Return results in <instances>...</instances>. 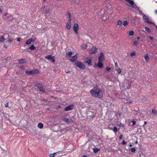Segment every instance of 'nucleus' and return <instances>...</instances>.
I'll list each match as a JSON object with an SVG mask.
<instances>
[{
	"label": "nucleus",
	"mask_w": 157,
	"mask_h": 157,
	"mask_svg": "<svg viewBox=\"0 0 157 157\" xmlns=\"http://www.w3.org/2000/svg\"><path fill=\"white\" fill-rule=\"evenodd\" d=\"M90 94L93 97L99 98H102L103 96V93L101 90L98 89H92L90 91Z\"/></svg>",
	"instance_id": "obj_1"
},
{
	"label": "nucleus",
	"mask_w": 157,
	"mask_h": 157,
	"mask_svg": "<svg viewBox=\"0 0 157 157\" xmlns=\"http://www.w3.org/2000/svg\"><path fill=\"white\" fill-rule=\"evenodd\" d=\"M75 65L77 67H78L80 69H84L86 67L85 65L79 61L75 62Z\"/></svg>",
	"instance_id": "obj_2"
},
{
	"label": "nucleus",
	"mask_w": 157,
	"mask_h": 157,
	"mask_svg": "<svg viewBox=\"0 0 157 157\" xmlns=\"http://www.w3.org/2000/svg\"><path fill=\"white\" fill-rule=\"evenodd\" d=\"M143 20L145 22H146L150 24H154V23L151 21H149V20L148 19V17L145 15H144L143 16Z\"/></svg>",
	"instance_id": "obj_3"
},
{
	"label": "nucleus",
	"mask_w": 157,
	"mask_h": 157,
	"mask_svg": "<svg viewBox=\"0 0 157 157\" xmlns=\"http://www.w3.org/2000/svg\"><path fill=\"white\" fill-rule=\"evenodd\" d=\"M45 58L47 59H51L52 62L54 63L55 61V60L54 59V56H52L51 55H49L48 56L45 57Z\"/></svg>",
	"instance_id": "obj_4"
},
{
	"label": "nucleus",
	"mask_w": 157,
	"mask_h": 157,
	"mask_svg": "<svg viewBox=\"0 0 157 157\" xmlns=\"http://www.w3.org/2000/svg\"><path fill=\"white\" fill-rule=\"evenodd\" d=\"M127 2H129V5H128L129 6H131L132 8L134 9L135 7L133 6L134 4V2L133 0H125Z\"/></svg>",
	"instance_id": "obj_5"
},
{
	"label": "nucleus",
	"mask_w": 157,
	"mask_h": 157,
	"mask_svg": "<svg viewBox=\"0 0 157 157\" xmlns=\"http://www.w3.org/2000/svg\"><path fill=\"white\" fill-rule=\"evenodd\" d=\"M73 29L75 33H76L77 34H78V33L77 31L78 29V25L77 23H75L74 24L73 28Z\"/></svg>",
	"instance_id": "obj_6"
},
{
	"label": "nucleus",
	"mask_w": 157,
	"mask_h": 157,
	"mask_svg": "<svg viewBox=\"0 0 157 157\" xmlns=\"http://www.w3.org/2000/svg\"><path fill=\"white\" fill-rule=\"evenodd\" d=\"M98 49L95 46H94L91 48V53L92 54H95L98 52Z\"/></svg>",
	"instance_id": "obj_7"
},
{
	"label": "nucleus",
	"mask_w": 157,
	"mask_h": 157,
	"mask_svg": "<svg viewBox=\"0 0 157 157\" xmlns=\"http://www.w3.org/2000/svg\"><path fill=\"white\" fill-rule=\"evenodd\" d=\"M104 59V56L103 53L101 52L100 54L98 57V61H99L102 62Z\"/></svg>",
	"instance_id": "obj_8"
},
{
	"label": "nucleus",
	"mask_w": 157,
	"mask_h": 157,
	"mask_svg": "<svg viewBox=\"0 0 157 157\" xmlns=\"http://www.w3.org/2000/svg\"><path fill=\"white\" fill-rule=\"evenodd\" d=\"M77 54H76L75 55L73 56L69 57V60L71 61H74L77 59Z\"/></svg>",
	"instance_id": "obj_9"
},
{
	"label": "nucleus",
	"mask_w": 157,
	"mask_h": 157,
	"mask_svg": "<svg viewBox=\"0 0 157 157\" xmlns=\"http://www.w3.org/2000/svg\"><path fill=\"white\" fill-rule=\"evenodd\" d=\"M92 59L91 57H89L87 58V60L86 61V63L90 65H91L92 63Z\"/></svg>",
	"instance_id": "obj_10"
},
{
	"label": "nucleus",
	"mask_w": 157,
	"mask_h": 157,
	"mask_svg": "<svg viewBox=\"0 0 157 157\" xmlns=\"http://www.w3.org/2000/svg\"><path fill=\"white\" fill-rule=\"evenodd\" d=\"M145 61L146 62H148L150 60V57L147 54H145L144 56Z\"/></svg>",
	"instance_id": "obj_11"
},
{
	"label": "nucleus",
	"mask_w": 157,
	"mask_h": 157,
	"mask_svg": "<svg viewBox=\"0 0 157 157\" xmlns=\"http://www.w3.org/2000/svg\"><path fill=\"white\" fill-rule=\"evenodd\" d=\"M102 62L98 61V67L100 68H101L103 66V63H102Z\"/></svg>",
	"instance_id": "obj_12"
},
{
	"label": "nucleus",
	"mask_w": 157,
	"mask_h": 157,
	"mask_svg": "<svg viewBox=\"0 0 157 157\" xmlns=\"http://www.w3.org/2000/svg\"><path fill=\"white\" fill-rule=\"evenodd\" d=\"M87 46V44H82L81 45V47L82 49H86Z\"/></svg>",
	"instance_id": "obj_13"
},
{
	"label": "nucleus",
	"mask_w": 157,
	"mask_h": 157,
	"mask_svg": "<svg viewBox=\"0 0 157 157\" xmlns=\"http://www.w3.org/2000/svg\"><path fill=\"white\" fill-rule=\"evenodd\" d=\"M151 113L153 114H157V110H156L155 109H154V108H153L152 109Z\"/></svg>",
	"instance_id": "obj_14"
},
{
	"label": "nucleus",
	"mask_w": 157,
	"mask_h": 157,
	"mask_svg": "<svg viewBox=\"0 0 157 157\" xmlns=\"http://www.w3.org/2000/svg\"><path fill=\"white\" fill-rule=\"evenodd\" d=\"M18 62L20 64H23L26 63V61L24 59H21L18 61Z\"/></svg>",
	"instance_id": "obj_15"
},
{
	"label": "nucleus",
	"mask_w": 157,
	"mask_h": 157,
	"mask_svg": "<svg viewBox=\"0 0 157 157\" xmlns=\"http://www.w3.org/2000/svg\"><path fill=\"white\" fill-rule=\"evenodd\" d=\"M38 127L40 129L42 128L43 127V124L41 123H39L38 124Z\"/></svg>",
	"instance_id": "obj_16"
},
{
	"label": "nucleus",
	"mask_w": 157,
	"mask_h": 157,
	"mask_svg": "<svg viewBox=\"0 0 157 157\" xmlns=\"http://www.w3.org/2000/svg\"><path fill=\"white\" fill-rule=\"evenodd\" d=\"M5 38L4 36H2L0 37V42H3L5 40Z\"/></svg>",
	"instance_id": "obj_17"
},
{
	"label": "nucleus",
	"mask_w": 157,
	"mask_h": 157,
	"mask_svg": "<svg viewBox=\"0 0 157 157\" xmlns=\"http://www.w3.org/2000/svg\"><path fill=\"white\" fill-rule=\"evenodd\" d=\"M25 73L27 74H31L34 73V71H25Z\"/></svg>",
	"instance_id": "obj_18"
},
{
	"label": "nucleus",
	"mask_w": 157,
	"mask_h": 157,
	"mask_svg": "<svg viewBox=\"0 0 157 157\" xmlns=\"http://www.w3.org/2000/svg\"><path fill=\"white\" fill-rule=\"evenodd\" d=\"M93 151L95 153H97L98 151L100 150L97 147H95L93 149Z\"/></svg>",
	"instance_id": "obj_19"
},
{
	"label": "nucleus",
	"mask_w": 157,
	"mask_h": 157,
	"mask_svg": "<svg viewBox=\"0 0 157 157\" xmlns=\"http://www.w3.org/2000/svg\"><path fill=\"white\" fill-rule=\"evenodd\" d=\"M116 70L117 71V72L119 74H120L121 72V70L120 68H116Z\"/></svg>",
	"instance_id": "obj_20"
},
{
	"label": "nucleus",
	"mask_w": 157,
	"mask_h": 157,
	"mask_svg": "<svg viewBox=\"0 0 157 157\" xmlns=\"http://www.w3.org/2000/svg\"><path fill=\"white\" fill-rule=\"evenodd\" d=\"M32 42V40H31V39L28 40L26 42H25V44H29L31 43Z\"/></svg>",
	"instance_id": "obj_21"
},
{
	"label": "nucleus",
	"mask_w": 157,
	"mask_h": 157,
	"mask_svg": "<svg viewBox=\"0 0 157 157\" xmlns=\"http://www.w3.org/2000/svg\"><path fill=\"white\" fill-rule=\"evenodd\" d=\"M145 29L146 31L148 33H150L151 32V29L147 27H145Z\"/></svg>",
	"instance_id": "obj_22"
},
{
	"label": "nucleus",
	"mask_w": 157,
	"mask_h": 157,
	"mask_svg": "<svg viewBox=\"0 0 157 157\" xmlns=\"http://www.w3.org/2000/svg\"><path fill=\"white\" fill-rule=\"evenodd\" d=\"M122 24V21L120 20H119L117 22V25H119V26L118 27L119 28L120 27V26Z\"/></svg>",
	"instance_id": "obj_23"
},
{
	"label": "nucleus",
	"mask_w": 157,
	"mask_h": 157,
	"mask_svg": "<svg viewBox=\"0 0 157 157\" xmlns=\"http://www.w3.org/2000/svg\"><path fill=\"white\" fill-rule=\"evenodd\" d=\"M74 107V105L72 104L69 105V110H71Z\"/></svg>",
	"instance_id": "obj_24"
},
{
	"label": "nucleus",
	"mask_w": 157,
	"mask_h": 157,
	"mask_svg": "<svg viewBox=\"0 0 157 157\" xmlns=\"http://www.w3.org/2000/svg\"><path fill=\"white\" fill-rule=\"evenodd\" d=\"M113 130L115 133H116L117 131L118 130L117 128L116 127H114L113 129Z\"/></svg>",
	"instance_id": "obj_25"
},
{
	"label": "nucleus",
	"mask_w": 157,
	"mask_h": 157,
	"mask_svg": "<svg viewBox=\"0 0 157 157\" xmlns=\"http://www.w3.org/2000/svg\"><path fill=\"white\" fill-rule=\"evenodd\" d=\"M35 48H36L33 45L30 47L29 49H30L31 50H32L35 49Z\"/></svg>",
	"instance_id": "obj_26"
},
{
	"label": "nucleus",
	"mask_w": 157,
	"mask_h": 157,
	"mask_svg": "<svg viewBox=\"0 0 157 157\" xmlns=\"http://www.w3.org/2000/svg\"><path fill=\"white\" fill-rule=\"evenodd\" d=\"M128 24V22L126 21H124L123 23V25L124 26H126Z\"/></svg>",
	"instance_id": "obj_27"
},
{
	"label": "nucleus",
	"mask_w": 157,
	"mask_h": 157,
	"mask_svg": "<svg viewBox=\"0 0 157 157\" xmlns=\"http://www.w3.org/2000/svg\"><path fill=\"white\" fill-rule=\"evenodd\" d=\"M13 39L11 38H10L8 39V41L10 43H11L13 41Z\"/></svg>",
	"instance_id": "obj_28"
},
{
	"label": "nucleus",
	"mask_w": 157,
	"mask_h": 157,
	"mask_svg": "<svg viewBox=\"0 0 157 157\" xmlns=\"http://www.w3.org/2000/svg\"><path fill=\"white\" fill-rule=\"evenodd\" d=\"M132 123V124L131 125L132 126L134 125L136 123V121H135L133 120L131 122H130V123Z\"/></svg>",
	"instance_id": "obj_29"
},
{
	"label": "nucleus",
	"mask_w": 157,
	"mask_h": 157,
	"mask_svg": "<svg viewBox=\"0 0 157 157\" xmlns=\"http://www.w3.org/2000/svg\"><path fill=\"white\" fill-rule=\"evenodd\" d=\"M129 35L130 36H132L134 34V32L132 31H130L129 32Z\"/></svg>",
	"instance_id": "obj_30"
},
{
	"label": "nucleus",
	"mask_w": 157,
	"mask_h": 157,
	"mask_svg": "<svg viewBox=\"0 0 157 157\" xmlns=\"http://www.w3.org/2000/svg\"><path fill=\"white\" fill-rule=\"evenodd\" d=\"M56 154V153H53L50 154L49 155L50 157H54Z\"/></svg>",
	"instance_id": "obj_31"
},
{
	"label": "nucleus",
	"mask_w": 157,
	"mask_h": 157,
	"mask_svg": "<svg viewBox=\"0 0 157 157\" xmlns=\"http://www.w3.org/2000/svg\"><path fill=\"white\" fill-rule=\"evenodd\" d=\"M136 151V150L135 148H132L131 149V151L132 152H135Z\"/></svg>",
	"instance_id": "obj_32"
},
{
	"label": "nucleus",
	"mask_w": 157,
	"mask_h": 157,
	"mask_svg": "<svg viewBox=\"0 0 157 157\" xmlns=\"http://www.w3.org/2000/svg\"><path fill=\"white\" fill-rule=\"evenodd\" d=\"M135 55V53L134 52H132L130 53V56H134Z\"/></svg>",
	"instance_id": "obj_33"
},
{
	"label": "nucleus",
	"mask_w": 157,
	"mask_h": 157,
	"mask_svg": "<svg viewBox=\"0 0 157 157\" xmlns=\"http://www.w3.org/2000/svg\"><path fill=\"white\" fill-rule=\"evenodd\" d=\"M118 125L121 127H124V124H122L121 123H120Z\"/></svg>",
	"instance_id": "obj_34"
},
{
	"label": "nucleus",
	"mask_w": 157,
	"mask_h": 157,
	"mask_svg": "<svg viewBox=\"0 0 157 157\" xmlns=\"http://www.w3.org/2000/svg\"><path fill=\"white\" fill-rule=\"evenodd\" d=\"M110 68L109 67H106L105 68V70L107 71H109V70H110Z\"/></svg>",
	"instance_id": "obj_35"
},
{
	"label": "nucleus",
	"mask_w": 157,
	"mask_h": 157,
	"mask_svg": "<svg viewBox=\"0 0 157 157\" xmlns=\"http://www.w3.org/2000/svg\"><path fill=\"white\" fill-rule=\"evenodd\" d=\"M37 86L39 89V88H41L42 85L41 84H38L37 85Z\"/></svg>",
	"instance_id": "obj_36"
},
{
	"label": "nucleus",
	"mask_w": 157,
	"mask_h": 157,
	"mask_svg": "<svg viewBox=\"0 0 157 157\" xmlns=\"http://www.w3.org/2000/svg\"><path fill=\"white\" fill-rule=\"evenodd\" d=\"M68 120V119L67 118H63V120L65 122L67 121Z\"/></svg>",
	"instance_id": "obj_37"
},
{
	"label": "nucleus",
	"mask_w": 157,
	"mask_h": 157,
	"mask_svg": "<svg viewBox=\"0 0 157 157\" xmlns=\"http://www.w3.org/2000/svg\"><path fill=\"white\" fill-rule=\"evenodd\" d=\"M39 89L40 90V91L43 92L44 91V89L42 86H41V88H39Z\"/></svg>",
	"instance_id": "obj_38"
},
{
	"label": "nucleus",
	"mask_w": 157,
	"mask_h": 157,
	"mask_svg": "<svg viewBox=\"0 0 157 157\" xmlns=\"http://www.w3.org/2000/svg\"><path fill=\"white\" fill-rule=\"evenodd\" d=\"M64 110L65 111H68L69 110V106H67V107L64 109Z\"/></svg>",
	"instance_id": "obj_39"
},
{
	"label": "nucleus",
	"mask_w": 157,
	"mask_h": 157,
	"mask_svg": "<svg viewBox=\"0 0 157 157\" xmlns=\"http://www.w3.org/2000/svg\"><path fill=\"white\" fill-rule=\"evenodd\" d=\"M31 40H32V42H33L35 41L36 40V38H34L33 39H31Z\"/></svg>",
	"instance_id": "obj_40"
},
{
	"label": "nucleus",
	"mask_w": 157,
	"mask_h": 157,
	"mask_svg": "<svg viewBox=\"0 0 157 157\" xmlns=\"http://www.w3.org/2000/svg\"><path fill=\"white\" fill-rule=\"evenodd\" d=\"M22 39L21 38H18L17 39V40L18 41L20 42Z\"/></svg>",
	"instance_id": "obj_41"
},
{
	"label": "nucleus",
	"mask_w": 157,
	"mask_h": 157,
	"mask_svg": "<svg viewBox=\"0 0 157 157\" xmlns=\"http://www.w3.org/2000/svg\"><path fill=\"white\" fill-rule=\"evenodd\" d=\"M122 136H123V135H121L119 137V139L120 140H121V139H122Z\"/></svg>",
	"instance_id": "obj_42"
},
{
	"label": "nucleus",
	"mask_w": 157,
	"mask_h": 157,
	"mask_svg": "<svg viewBox=\"0 0 157 157\" xmlns=\"http://www.w3.org/2000/svg\"><path fill=\"white\" fill-rule=\"evenodd\" d=\"M133 44H134V45L135 46H136L137 44V43L136 41H134L133 42Z\"/></svg>",
	"instance_id": "obj_43"
},
{
	"label": "nucleus",
	"mask_w": 157,
	"mask_h": 157,
	"mask_svg": "<svg viewBox=\"0 0 157 157\" xmlns=\"http://www.w3.org/2000/svg\"><path fill=\"white\" fill-rule=\"evenodd\" d=\"M126 143V142H125L124 140H123L122 142V144L123 145H124Z\"/></svg>",
	"instance_id": "obj_44"
},
{
	"label": "nucleus",
	"mask_w": 157,
	"mask_h": 157,
	"mask_svg": "<svg viewBox=\"0 0 157 157\" xmlns=\"http://www.w3.org/2000/svg\"><path fill=\"white\" fill-rule=\"evenodd\" d=\"M149 38L151 40H153V37L151 36H149Z\"/></svg>",
	"instance_id": "obj_45"
},
{
	"label": "nucleus",
	"mask_w": 157,
	"mask_h": 157,
	"mask_svg": "<svg viewBox=\"0 0 157 157\" xmlns=\"http://www.w3.org/2000/svg\"><path fill=\"white\" fill-rule=\"evenodd\" d=\"M115 67L116 68V67H117V66H118V64H117V62H116L115 63Z\"/></svg>",
	"instance_id": "obj_46"
},
{
	"label": "nucleus",
	"mask_w": 157,
	"mask_h": 157,
	"mask_svg": "<svg viewBox=\"0 0 157 157\" xmlns=\"http://www.w3.org/2000/svg\"><path fill=\"white\" fill-rule=\"evenodd\" d=\"M72 54V52H69V57L71 56Z\"/></svg>",
	"instance_id": "obj_47"
},
{
	"label": "nucleus",
	"mask_w": 157,
	"mask_h": 157,
	"mask_svg": "<svg viewBox=\"0 0 157 157\" xmlns=\"http://www.w3.org/2000/svg\"><path fill=\"white\" fill-rule=\"evenodd\" d=\"M8 104H9V103L8 102L5 105V106L6 107H8V106H9Z\"/></svg>",
	"instance_id": "obj_48"
},
{
	"label": "nucleus",
	"mask_w": 157,
	"mask_h": 157,
	"mask_svg": "<svg viewBox=\"0 0 157 157\" xmlns=\"http://www.w3.org/2000/svg\"><path fill=\"white\" fill-rule=\"evenodd\" d=\"M71 14L69 13V21H71Z\"/></svg>",
	"instance_id": "obj_49"
},
{
	"label": "nucleus",
	"mask_w": 157,
	"mask_h": 157,
	"mask_svg": "<svg viewBox=\"0 0 157 157\" xmlns=\"http://www.w3.org/2000/svg\"><path fill=\"white\" fill-rule=\"evenodd\" d=\"M49 10H46V13H48L49 12Z\"/></svg>",
	"instance_id": "obj_50"
},
{
	"label": "nucleus",
	"mask_w": 157,
	"mask_h": 157,
	"mask_svg": "<svg viewBox=\"0 0 157 157\" xmlns=\"http://www.w3.org/2000/svg\"><path fill=\"white\" fill-rule=\"evenodd\" d=\"M4 47L5 48H7V46L6 45V44H5L4 45Z\"/></svg>",
	"instance_id": "obj_51"
},
{
	"label": "nucleus",
	"mask_w": 157,
	"mask_h": 157,
	"mask_svg": "<svg viewBox=\"0 0 157 157\" xmlns=\"http://www.w3.org/2000/svg\"><path fill=\"white\" fill-rule=\"evenodd\" d=\"M136 38L137 40H139L140 39V37L139 36H137Z\"/></svg>",
	"instance_id": "obj_52"
},
{
	"label": "nucleus",
	"mask_w": 157,
	"mask_h": 157,
	"mask_svg": "<svg viewBox=\"0 0 157 157\" xmlns=\"http://www.w3.org/2000/svg\"><path fill=\"white\" fill-rule=\"evenodd\" d=\"M132 146V144H131V143H130V144L129 145V146L130 147H131Z\"/></svg>",
	"instance_id": "obj_53"
},
{
	"label": "nucleus",
	"mask_w": 157,
	"mask_h": 157,
	"mask_svg": "<svg viewBox=\"0 0 157 157\" xmlns=\"http://www.w3.org/2000/svg\"><path fill=\"white\" fill-rule=\"evenodd\" d=\"M147 124V122L146 121H144V125H145Z\"/></svg>",
	"instance_id": "obj_54"
},
{
	"label": "nucleus",
	"mask_w": 157,
	"mask_h": 157,
	"mask_svg": "<svg viewBox=\"0 0 157 157\" xmlns=\"http://www.w3.org/2000/svg\"><path fill=\"white\" fill-rule=\"evenodd\" d=\"M82 157H89L88 156H86V155H83Z\"/></svg>",
	"instance_id": "obj_55"
},
{
	"label": "nucleus",
	"mask_w": 157,
	"mask_h": 157,
	"mask_svg": "<svg viewBox=\"0 0 157 157\" xmlns=\"http://www.w3.org/2000/svg\"><path fill=\"white\" fill-rule=\"evenodd\" d=\"M68 24H67V29H68L69 28H68Z\"/></svg>",
	"instance_id": "obj_56"
},
{
	"label": "nucleus",
	"mask_w": 157,
	"mask_h": 157,
	"mask_svg": "<svg viewBox=\"0 0 157 157\" xmlns=\"http://www.w3.org/2000/svg\"><path fill=\"white\" fill-rule=\"evenodd\" d=\"M155 12L156 14H157V10H156L155 11Z\"/></svg>",
	"instance_id": "obj_57"
},
{
	"label": "nucleus",
	"mask_w": 157,
	"mask_h": 157,
	"mask_svg": "<svg viewBox=\"0 0 157 157\" xmlns=\"http://www.w3.org/2000/svg\"><path fill=\"white\" fill-rule=\"evenodd\" d=\"M2 10L0 8V13H1L2 12Z\"/></svg>",
	"instance_id": "obj_58"
},
{
	"label": "nucleus",
	"mask_w": 157,
	"mask_h": 157,
	"mask_svg": "<svg viewBox=\"0 0 157 157\" xmlns=\"http://www.w3.org/2000/svg\"><path fill=\"white\" fill-rule=\"evenodd\" d=\"M109 129H112V128L111 127H109Z\"/></svg>",
	"instance_id": "obj_59"
},
{
	"label": "nucleus",
	"mask_w": 157,
	"mask_h": 157,
	"mask_svg": "<svg viewBox=\"0 0 157 157\" xmlns=\"http://www.w3.org/2000/svg\"><path fill=\"white\" fill-rule=\"evenodd\" d=\"M137 141H136V142H135V143L137 144Z\"/></svg>",
	"instance_id": "obj_60"
},
{
	"label": "nucleus",
	"mask_w": 157,
	"mask_h": 157,
	"mask_svg": "<svg viewBox=\"0 0 157 157\" xmlns=\"http://www.w3.org/2000/svg\"><path fill=\"white\" fill-rule=\"evenodd\" d=\"M21 68H23V67L22 66H21Z\"/></svg>",
	"instance_id": "obj_61"
},
{
	"label": "nucleus",
	"mask_w": 157,
	"mask_h": 157,
	"mask_svg": "<svg viewBox=\"0 0 157 157\" xmlns=\"http://www.w3.org/2000/svg\"><path fill=\"white\" fill-rule=\"evenodd\" d=\"M10 16L11 17H13V16H12L10 15Z\"/></svg>",
	"instance_id": "obj_62"
},
{
	"label": "nucleus",
	"mask_w": 157,
	"mask_h": 157,
	"mask_svg": "<svg viewBox=\"0 0 157 157\" xmlns=\"http://www.w3.org/2000/svg\"><path fill=\"white\" fill-rule=\"evenodd\" d=\"M94 117V115H93V117Z\"/></svg>",
	"instance_id": "obj_63"
}]
</instances>
